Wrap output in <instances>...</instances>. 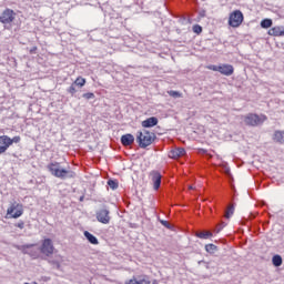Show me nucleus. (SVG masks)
Segmentation results:
<instances>
[{
  "mask_svg": "<svg viewBox=\"0 0 284 284\" xmlns=\"http://www.w3.org/2000/svg\"><path fill=\"white\" fill-rule=\"evenodd\" d=\"M47 170L52 176H55V179H61L62 181H64V179H74V176H77L74 171L61 168V163L59 162L49 163L47 165Z\"/></svg>",
  "mask_w": 284,
  "mask_h": 284,
  "instance_id": "nucleus-1",
  "label": "nucleus"
},
{
  "mask_svg": "<svg viewBox=\"0 0 284 284\" xmlns=\"http://www.w3.org/2000/svg\"><path fill=\"white\" fill-rule=\"evenodd\" d=\"M135 141L139 144V148H142L144 150L145 148H150V145H152L154 141H156V134L148 130L138 131Z\"/></svg>",
  "mask_w": 284,
  "mask_h": 284,
  "instance_id": "nucleus-2",
  "label": "nucleus"
},
{
  "mask_svg": "<svg viewBox=\"0 0 284 284\" xmlns=\"http://www.w3.org/2000/svg\"><path fill=\"white\" fill-rule=\"evenodd\" d=\"M243 121L245 125H248L250 128H256L257 125H261L267 121V115L265 114H256V113H248L243 116Z\"/></svg>",
  "mask_w": 284,
  "mask_h": 284,
  "instance_id": "nucleus-3",
  "label": "nucleus"
},
{
  "mask_svg": "<svg viewBox=\"0 0 284 284\" xmlns=\"http://www.w3.org/2000/svg\"><path fill=\"white\" fill-rule=\"evenodd\" d=\"M23 204L13 202L7 209L6 219H21L23 216Z\"/></svg>",
  "mask_w": 284,
  "mask_h": 284,
  "instance_id": "nucleus-4",
  "label": "nucleus"
},
{
  "mask_svg": "<svg viewBox=\"0 0 284 284\" xmlns=\"http://www.w3.org/2000/svg\"><path fill=\"white\" fill-rule=\"evenodd\" d=\"M57 248H54V243L50 237L42 240L41 245L39 247L40 254L43 256L50 257L54 254Z\"/></svg>",
  "mask_w": 284,
  "mask_h": 284,
  "instance_id": "nucleus-5",
  "label": "nucleus"
},
{
  "mask_svg": "<svg viewBox=\"0 0 284 284\" xmlns=\"http://www.w3.org/2000/svg\"><path fill=\"white\" fill-rule=\"evenodd\" d=\"M244 20L245 17L243 16V12L241 10H234L229 16V26L231 28H241Z\"/></svg>",
  "mask_w": 284,
  "mask_h": 284,
  "instance_id": "nucleus-6",
  "label": "nucleus"
},
{
  "mask_svg": "<svg viewBox=\"0 0 284 284\" xmlns=\"http://www.w3.org/2000/svg\"><path fill=\"white\" fill-rule=\"evenodd\" d=\"M14 19H17V12L10 8L4 9L0 14V23L3 26H10L14 22Z\"/></svg>",
  "mask_w": 284,
  "mask_h": 284,
  "instance_id": "nucleus-7",
  "label": "nucleus"
},
{
  "mask_svg": "<svg viewBox=\"0 0 284 284\" xmlns=\"http://www.w3.org/2000/svg\"><path fill=\"white\" fill-rule=\"evenodd\" d=\"M13 143H21V136L16 135V136H13V138H10V136H8V135H0V145H2L4 150L8 151V149H9Z\"/></svg>",
  "mask_w": 284,
  "mask_h": 284,
  "instance_id": "nucleus-8",
  "label": "nucleus"
},
{
  "mask_svg": "<svg viewBox=\"0 0 284 284\" xmlns=\"http://www.w3.org/2000/svg\"><path fill=\"white\" fill-rule=\"evenodd\" d=\"M95 216L99 223H103V225H108V223H110V211L106 209L99 210Z\"/></svg>",
  "mask_w": 284,
  "mask_h": 284,
  "instance_id": "nucleus-9",
  "label": "nucleus"
},
{
  "mask_svg": "<svg viewBox=\"0 0 284 284\" xmlns=\"http://www.w3.org/2000/svg\"><path fill=\"white\" fill-rule=\"evenodd\" d=\"M151 181L153 182L154 190H159L161 187V173L159 171L150 172Z\"/></svg>",
  "mask_w": 284,
  "mask_h": 284,
  "instance_id": "nucleus-10",
  "label": "nucleus"
},
{
  "mask_svg": "<svg viewBox=\"0 0 284 284\" xmlns=\"http://www.w3.org/2000/svg\"><path fill=\"white\" fill-rule=\"evenodd\" d=\"M220 74L232 77L234 74V67L232 64H220Z\"/></svg>",
  "mask_w": 284,
  "mask_h": 284,
  "instance_id": "nucleus-11",
  "label": "nucleus"
},
{
  "mask_svg": "<svg viewBox=\"0 0 284 284\" xmlns=\"http://www.w3.org/2000/svg\"><path fill=\"white\" fill-rule=\"evenodd\" d=\"M181 156H185V149L176 148L169 152L170 159H181Z\"/></svg>",
  "mask_w": 284,
  "mask_h": 284,
  "instance_id": "nucleus-12",
  "label": "nucleus"
},
{
  "mask_svg": "<svg viewBox=\"0 0 284 284\" xmlns=\"http://www.w3.org/2000/svg\"><path fill=\"white\" fill-rule=\"evenodd\" d=\"M267 34L270 37H284V27L277 26V27H272Z\"/></svg>",
  "mask_w": 284,
  "mask_h": 284,
  "instance_id": "nucleus-13",
  "label": "nucleus"
},
{
  "mask_svg": "<svg viewBox=\"0 0 284 284\" xmlns=\"http://www.w3.org/2000/svg\"><path fill=\"white\" fill-rule=\"evenodd\" d=\"M121 143L124 145V148H128L134 143V135L131 133H126L121 136Z\"/></svg>",
  "mask_w": 284,
  "mask_h": 284,
  "instance_id": "nucleus-14",
  "label": "nucleus"
},
{
  "mask_svg": "<svg viewBox=\"0 0 284 284\" xmlns=\"http://www.w3.org/2000/svg\"><path fill=\"white\" fill-rule=\"evenodd\" d=\"M154 125H159V119L156 116H151L142 121V128H154Z\"/></svg>",
  "mask_w": 284,
  "mask_h": 284,
  "instance_id": "nucleus-15",
  "label": "nucleus"
},
{
  "mask_svg": "<svg viewBox=\"0 0 284 284\" xmlns=\"http://www.w3.org/2000/svg\"><path fill=\"white\" fill-rule=\"evenodd\" d=\"M84 236L91 245H99V240L92 233L84 231Z\"/></svg>",
  "mask_w": 284,
  "mask_h": 284,
  "instance_id": "nucleus-16",
  "label": "nucleus"
},
{
  "mask_svg": "<svg viewBox=\"0 0 284 284\" xmlns=\"http://www.w3.org/2000/svg\"><path fill=\"white\" fill-rule=\"evenodd\" d=\"M273 141H275V143H284V131H275Z\"/></svg>",
  "mask_w": 284,
  "mask_h": 284,
  "instance_id": "nucleus-17",
  "label": "nucleus"
},
{
  "mask_svg": "<svg viewBox=\"0 0 284 284\" xmlns=\"http://www.w3.org/2000/svg\"><path fill=\"white\" fill-rule=\"evenodd\" d=\"M195 236H197V239L206 240V239H212L214 236V233L210 231H202V232H197Z\"/></svg>",
  "mask_w": 284,
  "mask_h": 284,
  "instance_id": "nucleus-18",
  "label": "nucleus"
},
{
  "mask_svg": "<svg viewBox=\"0 0 284 284\" xmlns=\"http://www.w3.org/2000/svg\"><path fill=\"white\" fill-rule=\"evenodd\" d=\"M85 83H87V80L85 78L83 77H78L74 81H73V84L77 87V88H84L85 87Z\"/></svg>",
  "mask_w": 284,
  "mask_h": 284,
  "instance_id": "nucleus-19",
  "label": "nucleus"
},
{
  "mask_svg": "<svg viewBox=\"0 0 284 284\" xmlns=\"http://www.w3.org/2000/svg\"><path fill=\"white\" fill-rule=\"evenodd\" d=\"M272 263L275 267H281L283 265V257H281V255H274Z\"/></svg>",
  "mask_w": 284,
  "mask_h": 284,
  "instance_id": "nucleus-20",
  "label": "nucleus"
},
{
  "mask_svg": "<svg viewBox=\"0 0 284 284\" xmlns=\"http://www.w3.org/2000/svg\"><path fill=\"white\" fill-rule=\"evenodd\" d=\"M234 215V204H230L225 211L224 216L226 219H232V216Z\"/></svg>",
  "mask_w": 284,
  "mask_h": 284,
  "instance_id": "nucleus-21",
  "label": "nucleus"
},
{
  "mask_svg": "<svg viewBox=\"0 0 284 284\" xmlns=\"http://www.w3.org/2000/svg\"><path fill=\"white\" fill-rule=\"evenodd\" d=\"M219 250V246L214 245V244H206L205 245V252H207L209 254H215V252Z\"/></svg>",
  "mask_w": 284,
  "mask_h": 284,
  "instance_id": "nucleus-22",
  "label": "nucleus"
},
{
  "mask_svg": "<svg viewBox=\"0 0 284 284\" xmlns=\"http://www.w3.org/2000/svg\"><path fill=\"white\" fill-rule=\"evenodd\" d=\"M169 97H172V99H181L183 97V93L179 92V91H168Z\"/></svg>",
  "mask_w": 284,
  "mask_h": 284,
  "instance_id": "nucleus-23",
  "label": "nucleus"
},
{
  "mask_svg": "<svg viewBox=\"0 0 284 284\" xmlns=\"http://www.w3.org/2000/svg\"><path fill=\"white\" fill-rule=\"evenodd\" d=\"M67 92H68L69 94H71V97H74V94H77V92H79V91L77 90V84L71 83V85L67 89Z\"/></svg>",
  "mask_w": 284,
  "mask_h": 284,
  "instance_id": "nucleus-24",
  "label": "nucleus"
},
{
  "mask_svg": "<svg viewBox=\"0 0 284 284\" xmlns=\"http://www.w3.org/2000/svg\"><path fill=\"white\" fill-rule=\"evenodd\" d=\"M227 225V223L225 222H221V224H219L214 230H213V234H220L223 231V227H225Z\"/></svg>",
  "mask_w": 284,
  "mask_h": 284,
  "instance_id": "nucleus-25",
  "label": "nucleus"
},
{
  "mask_svg": "<svg viewBox=\"0 0 284 284\" xmlns=\"http://www.w3.org/2000/svg\"><path fill=\"white\" fill-rule=\"evenodd\" d=\"M272 19H264L261 21V28L267 29L272 26Z\"/></svg>",
  "mask_w": 284,
  "mask_h": 284,
  "instance_id": "nucleus-26",
  "label": "nucleus"
},
{
  "mask_svg": "<svg viewBox=\"0 0 284 284\" xmlns=\"http://www.w3.org/2000/svg\"><path fill=\"white\" fill-rule=\"evenodd\" d=\"M108 185L111 190H116L119 187V182L116 180H109Z\"/></svg>",
  "mask_w": 284,
  "mask_h": 284,
  "instance_id": "nucleus-27",
  "label": "nucleus"
},
{
  "mask_svg": "<svg viewBox=\"0 0 284 284\" xmlns=\"http://www.w3.org/2000/svg\"><path fill=\"white\" fill-rule=\"evenodd\" d=\"M206 68L207 70H212L213 72H220L221 70V65H214V64H210Z\"/></svg>",
  "mask_w": 284,
  "mask_h": 284,
  "instance_id": "nucleus-28",
  "label": "nucleus"
},
{
  "mask_svg": "<svg viewBox=\"0 0 284 284\" xmlns=\"http://www.w3.org/2000/svg\"><path fill=\"white\" fill-rule=\"evenodd\" d=\"M193 32H195V34H201L203 32V28L199 24L193 26Z\"/></svg>",
  "mask_w": 284,
  "mask_h": 284,
  "instance_id": "nucleus-29",
  "label": "nucleus"
},
{
  "mask_svg": "<svg viewBox=\"0 0 284 284\" xmlns=\"http://www.w3.org/2000/svg\"><path fill=\"white\" fill-rule=\"evenodd\" d=\"M14 227H18V230H23L26 227V222H23V220H20L18 223L14 224Z\"/></svg>",
  "mask_w": 284,
  "mask_h": 284,
  "instance_id": "nucleus-30",
  "label": "nucleus"
},
{
  "mask_svg": "<svg viewBox=\"0 0 284 284\" xmlns=\"http://www.w3.org/2000/svg\"><path fill=\"white\" fill-rule=\"evenodd\" d=\"M83 99H87L88 101H90V99H94V93L92 92H88V93H83Z\"/></svg>",
  "mask_w": 284,
  "mask_h": 284,
  "instance_id": "nucleus-31",
  "label": "nucleus"
},
{
  "mask_svg": "<svg viewBox=\"0 0 284 284\" xmlns=\"http://www.w3.org/2000/svg\"><path fill=\"white\" fill-rule=\"evenodd\" d=\"M161 225H163L164 227H166L168 230H170L172 226L170 225V222L165 221V220H160Z\"/></svg>",
  "mask_w": 284,
  "mask_h": 284,
  "instance_id": "nucleus-32",
  "label": "nucleus"
},
{
  "mask_svg": "<svg viewBox=\"0 0 284 284\" xmlns=\"http://www.w3.org/2000/svg\"><path fill=\"white\" fill-rule=\"evenodd\" d=\"M30 256H32L33 258H39V252H34V251H31L29 252Z\"/></svg>",
  "mask_w": 284,
  "mask_h": 284,
  "instance_id": "nucleus-33",
  "label": "nucleus"
},
{
  "mask_svg": "<svg viewBox=\"0 0 284 284\" xmlns=\"http://www.w3.org/2000/svg\"><path fill=\"white\" fill-rule=\"evenodd\" d=\"M125 284H141V282L138 281L136 278H132L129 282H126Z\"/></svg>",
  "mask_w": 284,
  "mask_h": 284,
  "instance_id": "nucleus-34",
  "label": "nucleus"
},
{
  "mask_svg": "<svg viewBox=\"0 0 284 284\" xmlns=\"http://www.w3.org/2000/svg\"><path fill=\"white\" fill-rule=\"evenodd\" d=\"M140 284H152V283L150 282V280L144 277V278L140 280Z\"/></svg>",
  "mask_w": 284,
  "mask_h": 284,
  "instance_id": "nucleus-35",
  "label": "nucleus"
},
{
  "mask_svg": "<svg viewBox=\"0 0 284 284\" xmlns=\"http://www.w3.org/2000/svg\"><path fill=\"white\" fill-rule=\"evenodd\" d=\"M7 150L3 148V144L0 145V155L6 154Z\"/></svg>",
  "mask_w": 284,
  "mask_h": 284,
  "instance_id": "nucleus-36",
  "label": "nucleus"
},
{
  "mask_svg": "<svg viewBox=\"0 0 284 284\" xmlns=\"http://www.w3.org/2000/svg\"><path fill=\"white\" fill-rule=\"evenodd\" d=\"M29 52L30 54H34V52H37V47L31 48Z\"/></svg>",
  "mask_w": 284,
  "mask_h": 284,
  "instance_id": "nucleus-37",
  "label": "nucleus"
},
{
  "mask_svg": "<svg viewBox=\"0 0 284 284\" xmlns=\"http://www.w3.org/2000/svg\"><path fill=\"white\" fill-rule=\"evenodd\" d=\"M27 247H34V244L28 245Z\"/></svg>",
  "mask_w": 284,
  "mask_h": 284,
  "instance_id": "nucleus-38",
  "label": "nucleus"
},
{
  "mask_svg": "<svg viewBox=\"0 0 284 284\" xmlns=\"http://www.w3.org/2000/svg\"><path fill=\"white\" fill-rule=\"evenodd\" d=\"M189 190H194V186H189Z\"/></svg>",
  "mask_w": 284,
  "mask_h": 284,
  "instance_id": "nucleus-39",
  "label": "nucleus"
},
{
  "mask_svg": "<svg viewBox=\"0 0 284 284\" xmlns=\"http://www.w3.org/2000/svg\"><path fill=\"white\" fill-rule=\"evenodd\" d=\"M153 284H158L156 282H153Z\"/></svg>",
  "mask_w": 284,
  "mask_h": 284,
  "instance_id": "nucleus-40",
  "label": "nucleus"
}]
</instances>
